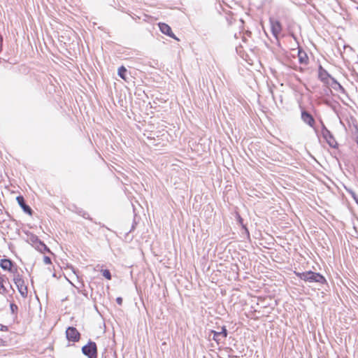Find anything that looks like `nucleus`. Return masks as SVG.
<instances>
[{
  "label": "nucleus",
  "mask_w": 358,
  "mask_h": 358,
  "mask_svg": "<svg viewBox=\"0 0 358 358\" xmlns=\"http://www.w3.org/2000/svg\"><path fill=\"white\" fill-rule=\"evenodd\" d=\"M295 275L306 282H318L320 284L327 283L325 278L320 273H315L312 271L305 272H294Z\"/></svg>",
  "instance_id": "1"
},
{
  "label": "nucleus",
  "mask_w": 358,
  "mask_h": 358,
  "mask_svg": "<svg viewBox=\"0 0 358 358\" xmlns=\"http://www.w3.org/2000/svg\"><path fill=\"white\" fill-rule=\"evenodd\" d=\"M83 354L87 358H97L98 351L95 342L90 341L86 345L82 347Z\"/></svg>",
  "instance_id": "2"
},
{
  "label": "nucleus",
  "mask_w": 358,
  "mask_h": 358,
  "mask_svg": "<svg viewBox=\"0 0 358 358\" xmlns=\"http://www.w3.org/2000/svg\"><path fill=\"white\" fill-rule=\"evenodd\" d=\"M13 280L20 295L23 298H26L27 296V287L25 285L22 276L17 273L15 275Z\"/></svg>",
  "instance_id": "3"
},
{
  "label": "nucleus",
  "mask_w": 358,
  "mask_h": 358,
  "mask_svg": "<svg viewBox=\"0 0 358 358\" xmlns=\"http://www.w3.org/2000/svg\"><path fill=\"white\" fill-rule=\"evenodd\" d=\"M301 119L305 124L313 128L315 133H317V129L315 128V118L308 111L302 110L301 113Z\"/></svg>",
  "instance_id": "4"
},
{
  "label": "nucleus",
  "mask_w": 358,
  "mask_h": 358,
  "mask_svg": "<svg viewBox=\"0 0 358 358\" xmlns=\"http://www.w3.org/2000/svg\"><path fill=\"white\" fill-rule=\"evenodd\" d=\"M66 336L69 341L78 342L80 338V334L73 327H69L66 330Z\"/></svg>",
  "instance_id": "5"
},
{
  "label": "nucleus",
  "mask_w": 358,
  "mask_h": 358,
  "mask_svg": "<svg viewBox=\"0 0 358 358\" xmlns=\"http://www.w3.org/2000/svg\"><path fill=\"white\" fill-rule=\"evenodd\" d=\"M211 333L213 334V339L217 343H219L220 342V336L225 338L227 337L228 331L225 326L222 327L221 331H216L215 330H212Z\"/></svg>",
  "instance_id": "6"
},
{
  "label": "nucleus",
  "mask_w": 358,
  "mask_h": 358,
  "mask_svg": "<svg viewBox=\"0 0 358 358\" xmlns=\"http://www.w3.org/2000/svg\"><path fill=\"white\" fill-rule=\"evenodd\" d=\"M16 200H17L19 206L22 208V209L23 210V211L25 213H27L29 215H32V213H33L32 209L31 208V207L29 206H28L26 203V201L22 196H17L16 198Z\"/></svg>",
  "instance_id": "7"
},
{
  "label": "nucleus",
  "mask_w": 358,
  "mask_h": 358,
  "mask_svg": "<svg viewBox=\"0 0 358 358\" xmlns=\"http://www.w3.org/2000/svg\"><path fill=\"white\" fill-rule=\"evenodd\" d=\"M318 78L319 79L324 83H329V79L331 77V76L327 72V71H326L322 65H319L318 66Z\"/></svg>",
  "instance_id": "8"
},
{
  "label": "nucleus",
  "mask_w": 358,
  "mask_h": 358,
  "mask_svg": "<svg viewBox=\"0 0 358 358\" xmlns=\"http://www.w3.org/2000/svg\"><path fill=\"white\" fill-rule=\"evenodd\" d=\"M322 137L324 138V139L326 141L327 144L331 148H338V143H337V141H336L334 135L332 134V133L330 131H328V134H324L322 136Z\"/></svg>",
  "instance_id": "9"
},
{
  "label": "nucleus",
  "mask_w": 358,
  "mask_h": 358,
  "mask_svg": "<svg viewBox=\"0 0 358 358\" xmlns=\"http://www.w3.org/2000/svg\"><path fill=\"white\" fill-rule=\"evenodd\" d=\"M158 26H159V28L160 31L163 34L169 36L171 38H175V39L178 40V38L176 37L175 34L172 32L171 28V27L169 25H168L166 23L159 22L158 24Z\"/></svg>",
  "instance_id": "10"
},
{
  "label": "nucleus",
  "mask_w": 358,
  "mask_h": 358,
  "mask_svg": "<svg viewBox=\"0 0 358 358\" xmlns=\"http://www.w3.org/2000/svg\"><path fill=\"white\" fill-rule=\"evenodd\" d=\"M270 22L271 32L275 37H277L282 31L281 24L278 20H271Z\"/></svg>",
  "instance_id": "11"
},
{
  "label": "nucleus",
  "mask_w": 358,
  "mask_h": 358,
  "mask_svg": "<svg viewBox=\"0 0 358 358\" xmlns=\"http://www.w3.org/2000/svg\"><path fill=\"white\" fill-rule=\"evenodd\" d=\"M13 262L10 259H1L0 260V267L4 271L14 272L13 270Z\"/></svg>",
  "instance_id": "12"
},
{
  "label": "nucleus",
  "mask_w": 358,
  "mask_h": 358,
  "mask_svg": "<svg viewBox=\"0 0 358 358\" xmlns=\"http://www.w3.org/2000/svg\"><path fill=\"white\" fill-rule=\"evenodd\" d=\"M298 57L299 62L301 64H307L308 61V57L305 51L301 49H299L298 50Z\"/></svg>",
  "instance_id": "13"
},
{
  "label": "nucleus",
  "mask_w": 358,
  "mask_h": 358,
  "mask_svg": "<svg viewBox=\"0 0 358 358\" xmlns=\"http://www.w3.org/2000/svg\"><path fill=\"white\" fill-rule=\"evenodd\" d=\"M237 220H238V223L241 225V227L244 231L243 234H245L246 238L248 239H249L250 238L249 230L247 228L246 225L243 224V220L239 215H237Z\"/></svg>",
  "instance_id": "14"
},
{
  "label": "nucleus",
  "mask_w": 358,
  "mask_h": 358,
  "mask_svg": "<svg viewBox=\"0 0 358 358\" xmlns=\"http://www.w3.org/2000/svg\"><path fill=\"white\" fill-rule=\"evenodd\" d=\"M331 80L332 81V85H335V86L332 85V87L335 90L339 91L341 93H345V90L344 87L334 78H331Z\"/></svg>",
  "instance_id": "15"
},
{
  "label": "nucleus",
  "mask_w": 358,
  "mask_h": 358,
  "mask_svg": "<svg viewBox=\"0 0 358 358\" xmlns=\"http://www.w3.org/2000/svg\"><path fill=\"white\" fill-rule=\"evenodd\" d=\"M127 70L124 66H121L117 71V75L123 80H126V74Z\"/></svg>",
  "instance_id": "16"
},
{
  "label": "nucleus",
  "mask_w": 358,
  "mask_h": 358,
  "mask_svg": "<svg viewBox=\"0 0 358 358\" xmlns=\"http://www.w3.org/2000/svg\"><path fill=\"white\" fill-rule=\"evenodd\" d=\"M101 273L103 276H104L107 280H111L112 275L108 269H103L101 270Z\"/></svg>",
  "instance_id": "17"
},
{
  "label": "nucleus",
  "mask_w": 358,
  "mask_h": 358,
  "mask_svg": "<svg viewBox=\"0 0 358 358\" xmlns=\"http://www.w3.org/2000/svg\"><path fill=\"white\" fill-rule=\"evenodd\" d=\"M7 292L6 288L3 285V279L1 276H0V293L1 294H6Z\"/></svg>",
  "instance_id": "18"
},
{
  "label": "nucleus",
  "mask_w": 358,
  "mask_h": 358,
  "mask_svg": "<svg viewBox=\"0 0 358 358\" xmlns=\"http://www.w3.org/2000/svg\"><path fill=\"white\" fill-rule=\"evenodd\" d=\"M320 123H321V134H322V136H323L324 134H328V131L329 130L326 127V126L324 124V122H322V120L320 121Z\"/></svg>",
  "instance_id": "19"
},
{
  "label": "nucleus",
  "mask_w": 358,
  "mask_h": 358,
  "mask_svg": "<svg viewBox=\"0 0 358 358\" xmlns=\"http://www.w3.org/2000/svg\"><path fill=\"white\" fill-rule=\"evenodd\" d=\"M346 189V191L352 196V197L354 199V200L355 201V202L358 204V197L357 196V194H355V192L354 191H352V189Z\"/></svg>",
  "instance_id": "20"
},
{
  "label": "nucleus",
  "mask_w": 358,
  "mask_h": 358,
  "mask_svg": "<svg viewBox=\"0 0 358 358\" xmlns=\"http://www.w3.org/2000/svg\"><path fill=\"white\" fill-rule=\"evenodd\" d=\"M38 243L41 247L40 248L41 250L50 252V249L47 247V245L44 243H43L41 241L38 240Z\"/></svg>",
  "instance_id": "21"
},
{
  "label": "nucleus",
  "mask_w": 358,
  "mask_h": 358,
  "mask_svg": "<svg viewBox=\"0 0 358 358\" xmlns=\"http://www.w3.org/2000/svg\"><path fill=\"white\" fill-rule=\"evenodd\" d=\"M10 309L12 314H16V313L18 310V307L16 304L11 303L10 304Z\"/></svg>",
  "instance_id": "22"
},
{
  "label": "nucleus",
  "mask_w": 358,
  "mask_h": 358,
  "mask_svg": "<svg viewBox=\"0 0 358 358\" xmlns=\"http://www.w3.org/2000/svg\"><path fill=\"white\" fill-rule=\"evenodd\" d=\"M43 261L45 264H51V259L48 256H44Z\"/></svg>",
  "instance_id": "23"
},
{
  "label": "nucleus",
  "mask_w": 358,
  "mask_h": 358,
  "mask_svg": "<svg viewBox=\"0 0 358 358\" xmlns=\"http://www.w3.org/2000/svg\"><path fill=\"white\" fill-rule=\"evenodd\" d=\"M122 301L123 300L122 297L119 296L116 298V302L118 305L121 306L122 304Z\"/></svg>",
  "instance_id": "24"
},
{
  "label": "nucleus",
  "mask_w": 358,
  "mask_h": 358,
  "mask_svg": "<svg viewBox=\"0 0 358 358\" xmlns=\"http://www.w3.org/2000/svg\"><path fill=\"white\" fill-rule=\"evenodd\" d=\"M3 48V36L0 34V52L2 51Z\"/></svg>",
  "instance_id": "25"
},
{
  "label": "nucleus",
  "mask_w": 358,
  "mask_h": 358,
  "mask_svg": "<svg viewBox=\"0 0 358 358\" xmlns=\"http://www.w3.org/2000/svg\"><path fill=\"white\" fill-rule=\"evenodd\" d=\"M83 217L85 219H89V220H92V218L90 217V215L87 213H84L83 214Z\"/></svg>",
  "instance_id": "26"
},
{
  "label": "nucleus",
  "mask_w": 358,
  "mask_h": 358,
  "mask_svg": "<svg viewBox=\"0 0 358 358\" xmlns=\"http://www.w3.org/2000/svg\"><path fill=\"white\" fill-rule=\"evenodd\" d=\"M0 330L1 331H7L8 330V327L6 326H4V325H2V324H0Z\"/></svg>",
  "instance_id": "27"
},
{
  "label": "nucleus",
  "mask_w": 358,
  "mask_h": 358,
  "mask_svg": "<svg viewBox=\"0 0 358 358\" xmlns=\"http://www.w3.org/2000/svg\"><path fill=\"white\" fill-rule=\"evenodd\" d=\"M119 10H121L122 12H123V13H127V14L130 15V14L129 13V12H128V11H126V10H124V8H120Z\"/></svg>",
  "instance_id": "28"
},
{
  "label": "nucleus",
  "mask_w": 358,
  "mask_h": 358,
  "mask_svg": "<svg viewBox=\"0 0 358 358\" xmlns=\"http://www.w3.org/2000/svg\"><path fill=\"white\" fill-rule=\"evenodd\" d=\"M131 17L134 19V20H136V19H139V17L136 15H134V16H131Z\"/></svg>",
  "instance_id": "29"
},
{
  "label": "nucleus",
  "mask_w": 358,
  "mask_h": 358,
  "mask_svg": "<svg viewBox=\"0 0 358 358\" xmlns=\"http://www.w3.org/2000/svg\"><path fill=\"white\" fill-rule=\"evenodd\" d=\"M229 357H237V356L234 355H229Z\"/></svg>",
  "instance_id": "30"
},
{
  "label": "nucleus",
  "mask_w": 358,
  "mask_h": 358,
  "mask_svg": "<svg viewBox=\"0 0 358 358\" xmlns=\"http://www.w3.org/2000/svg\"><path fill=\"white\" fill-rule=\"evenodd\" d=\"M318 358H324V357H318Z\"/></svg>",
  "instance_id": "31"
}]
</instances>
